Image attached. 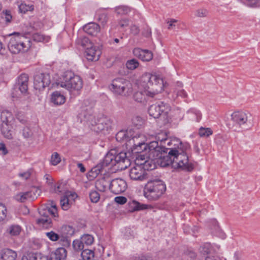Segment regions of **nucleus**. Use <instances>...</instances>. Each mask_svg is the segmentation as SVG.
<instances>
[{"instance_id": "ea45409f", "label": "nucleus", "mask_w": 260, "mask_h": 260, "mask_svg": "<svg viewBox=\"0 0 260 260\" xmlns=\"http://www.w3.org/2000/svg\"><path fill=\"white\" fill-rule=\"evenodd\" d=\"M131 11V8L126 6H120L115 8V12L119 15H125Z\"/></svg>"}, {"instance_id": "79ce46f5", "label": "nucleus", "mask_w": 260, "mask_h": 260, "mask_svg": "<svg viewBox=\"0 0 260 260\" xmlns=\"http://www.w3.org/2000/svg\"><path fill=\"white\" fill-rule=\"evenodd\" d=\"M73 247L75 251H83L84 246L81 239L75 240L73 242Z\"/></svg>"}, {"instance_id": "9d476101", "label": "nucleus", "mask_w": 260, "mask_h": 260, "mask_svg": "<svg viewBox=\"0 0 260 260\" xmlns=\"http://www.w3.org/2000/svg\"><path fill=\"white\" fill-rule=\"evenodd\" d=\"M110 89L115 94L126 96L132 92V85L123 78H117L112 81Z\"/></svg>"}, {"instance_id": "c85d7f7f", "label": "nucleus", "mask_w": 260, "mask_h": 260, "mask_svg": "<svg viewBox=\"0 0 260 260\" xmlns=\"http://www.w3.org/2000/svg\"><path fill=\"white\" fill-rule=\"evenodd\" d=\"M51 100L55 105H61L65 102L66 99L64 95L56 91L52 94Z\"/></svg>"}, {"instance_id": "f8f14e48", "label": "nucleus", "mask_w": 260, "mask_h": 260, "mask_svg": "<svg viewBox=\"0 0 260 260\" xmlns=\"http://www.w3.org/2000/svg\"><path fill=\"white\" fill-rule=\"evenodd\" d=\"M127 188V184L125 180L121 178H116L111 181L109 189L114 194L121 193Z\"/></svg>"}, {"instance_id": "69168bd1", "label": "nucleus", "mask_w": 260, "mask_h": 260, "mask_svg": "<svg viewBox=\"0 0 260 260\" xmlns=\"http://www.w3.org/2000/svg\"><path fill=\"white\" fill-rule=\"evenodd\" d=\"M235 260H243V254L241 252L236 251L234 253Z\"/></svg>"}, {"instance_id": "4d7b16f0", "label": "nucleus", "mask_w": 260, "mask_h": 260, "mask_svg": "<svg viewBox=\"0 0 260 260\" xmlns=\"http://www.w3.org/2000/svg\"><path fill=\"white\" fill-rule=\"evenodd\" d=\"M114 201L118 204L123 205L127 202V199L124 197L119 196L115 197Z\"/></svg>"}, {"instance_id": "72a5a7b5", "label": "nucleus", "mask_w": 260, "mask_h": 260, "mask_svg": "<svg viewBox=\"0 0 260 260\" xmlns=\"http://www.w3.org/2000/svg\"><path fill=\"white\" fill-rule=\"evenodd\" d=\"M76 43L78 45L81 46L85 49L88 47L91 46L92 43L89 41L88 38L85 37H81L77 39Z\"/></svg>"}, {"instance_id": "5701e85b", "label": "nucleus", "mask_w": 260, "mask_h": 260, "mask_svg": "<svg viewBox=\"0 0 260 260\" xmlns=\"http://www.w3.org/2000/svg\"><path fill=\"white\" fill-rule=\"evenodd\" d=\"M72 197L74 198L77 197V194L75 193H72L70 192H66V194L60 200V205L62 209L64 210H67L70 208L69 203V198Z\"/></svg>"}, {"instance_id": "cd10ccee", "label": "nucleus", "mask_w": 260, "mask_h": 260, "mask_svg": "<svg viewBox=\"0 0 260 260\" xmlns=\"http://www.w3.org/2000/svg\"><path fill=\"white\" fill-rule=\"evenodd\" d=\"M132 131H118L116 134V139L117 141H128L131 140Z\"/></svg>"}, {"instance_id": "6e6d98bb", "label": "nucleus", "mask_w": 260, "mask_h": 260, "mask_svg": "<svg viewBox=\"0 0 260 260\" xmlns=\"http://www.w3.org/2000/svg\"><path fill=\"white\" fill-rule=\"evenodd\" d=\"M35 260H51V258L41 253H33Z\"/></svg>"}, {"instance_id": "393cba45", "label": "nucleus", "mask_w": 260, "mask_h": 260, "mask_svg": "<svg viewBox=\"0 0 260 260\" xmlns=\"http://www.w3.org/2000/svg\"><path fill=\"white\" fill-rule=\"evenodd\" d=\"M149 152L148 151V154L146 156L147 159L145 160L143 162H140V165L142 166L145 171L146 170H152L155 168V163L156 162V159H152L149 157Z\"/></svg>"}, {"instance_id": "a18cd8bd", "label": "nucleus", "mask_w": 260, "mask_h": 260, "mask_svg": "<svg viewBox=\"0 0 260 260\" xmlns=\"http://www.w3.org/2000/svg\"><path fill=\"white\" fill-rule=\"evenodd\" d=\"M146 93L143 91H137L134 94V99L136 102L141 103L145 100Z\"/></svg>"}, {"instance_id": "ddd939ff", "label": "nucleus", "mask_w": 260, "mask_h": 260, "mask_svg": "<svg viewBox=\"0 0 260 260\" xmlns=\"http://www.w3.org/2000/svg\"><path fill=\"white\" fill-rule=\"evenodd\" d=\"M50 83V76L47 74H38L34 77V86L36 89L42 90Z\"/></svg>"}, {"instance_id": "4468645a", "label": "nucleus", "mask_w": 260, "mask_h": 260, "mask_svg": "<svg viewBox=\"0 0 260 260\" xmlns=\"http://www.w3.org/2000/svg\"><path fill=\"white\" fill-rule=\"evenodd\" d=\"M146 175V171L140 164L135 165L129 172V177L133 180L142 181L145 179Z\"/></svg>"}, {"instance_id": "37998d69", "label": "nucleus", "mask_w": 260, "mask_h": 260, "mask_svg": "<svg viewBox=\"0 0 260 260\" xmlns=\"http://www.w3.org/2000/svg\"><path fill=\"white\" fill-rule=\"evenodd\" d=\"M61 161V157L60 155L56 152L52 153L50 163L53 166H56Z\"/></svg>"}, {"instance_id": "7ed1b4c3", "label": "nucleus", "mask_w": 260, "mask_h": 260, "mask_svg": "<svg viewBox=\"0 0 260 260\" xmlns=\"http://www.w3.org/2000/svg\"><path fill=\"white\" fill-rule=\"evenodd\" d=\"M140 84L146 89V95L154 98L164 91L167 83L159 75L145 73L140 78Z\"/></svg>"}, {"instance_id": "680f3d73", "label": "nucleus", "mask_w": 260, "mask_h": 260, "mask_svg": "<svg viewBox=\"0 0 260 260\" xmlns=\"http://www.w3.org/2000/svg\"><path fill=\"white\" fill-rule=\"evenodd\" d=\"M202 252L204 253L208 254L211 252V245L207 243L202 247Z\"/></svg>"}, {"instance_id": "4be33fe9", "label": "nucleus", "mask_w": 260, "mask_h": 260, "mask_svg": "<svg viewBox=\"0 0 260 260\" xmlns=\"http://www.w3.org/2000/svg\"><path fill=\"white\" fill-rule=\"evenodd\" d=\"M83 30L90 35L96 36L100 31V27L96 23H89L83 26Z\"/></svg>"}, {"instance_id": "f257e3e1", "label": "nucleus", "mask_w": 260, "mask_h": 260, "mask_svg": "<svg viewBox=\"0 0 260 260\" xmlns=\"http://www.w3.org/2000/svg\"><path fill=\"white\" fill-rule=\"evenodd\" d=\"M137 145L143 147V150L149 151V157L152 159H156V162L161 167H166L170 165L174 167L173 156L178 150L173 149V148L169 149L159 146L157 141H152L149 144L144 142H139Z\"/></svg>"}, {"instance_id": "09e8293b", "label": "nucleus", "mask_w": 260, "mask_h": 260, "mask_svg": "<svg viewBox=\"0 0 260 260\" xmlns=\"http://www.w3.org/2000/svg\"><path fill=\"white\" fill-rule=\"evenodd\" d=\"M208 11L204 8L198 9L196 11V15L198 17H206L208 15Z\"/></svg>"}, {"instance_id": "603ef678", "label": "nucleus", "mask_w": 260, "mask_h": 260, "mask_svg": "<svg viewBox=\"0 0 260 260\" xmlns=\"http://www.w3.org/2000/svg\"><path fill=\"white\" fill-rule=\"evenodd\" d=\"M31 173L32 171L29 170L24 172L19 173L18 176L23 180H27L30 178Z\"/></svg>"}, {"instance_id": "bb28decb", "label": "nucleus", "mask_w": 260, "mask_h": 260, "mask_svg": "<svg viewBox=\"0 0 260 260\" xmlns=\"http://www.w3.org/2000/svg\"><path fill=\"white\" fill-rule=\"evenodd\" d=\"M114 150H112L108 153L104 157L103 160L102 162L103 167H107L109 165L115 166L114 161V154L113 152Z\"/></svg>"}, {"instance_id": "a211bd4d", "label": "nucleus", "mask_w": 260, "mask_h": 260, "mask_svg": "<svg viewBox=\"0 0 260 260\" xmlns=\"http://www.w3.org/2000/svg\"><path fill=\"white\" fill-rule=\"evenodd\" d=\"M134 55L143 61H149L153 58V53L148 50L135 48L133 50Z\"/></svg>"}, {"instance_id": "8fccbe9b", "label": "nucleus", "mask_w": 260, "mask_h": 260, "mask_svg": "<svg viewBox=\"0 0 260 260\" xmlns=\"http://www.w3.org/2000/svg\"><path fill=\"white\" fill-rule=\"evenodd\" d=\"M46 236L52 241H56L59 238V235L53 231H50L45 233Z\"/></svg>"}, {"instance_id": "bf43d9fd", "label": "nucleus", "mask_w": 260, "mask_h": 260, "mask_svg": "<svg viewBox=\"0 0 260 260\" xmlns=\"http://www.w3.org/2000/svg\"><path fill=\"white\" fill-rule=\"evenodd\" d=\"M248 2V5L250 7L260 6V2L259 0H246Z\"/></svg>"}, {"instance_id": "c756f323", "label": "nucleus", "mask_w": 260, "mask_h": 260, "mask_svg": "<svg viewBox=\"0 0 260 260\" xmlns=\"http://www.w3.org/2000/svg\"><path fill=\"white\" fill-rule=\"evenodd\" d=\"M13 117L11 112L7 110L3 111L1 114V119L2 121V126L4 128H6L4 127V124L7 125L8 123L11 122L12 120Z\"/></svg>"}, {"instance_id": "6e6552de", "label": "nucleus", "mask_w": 260, "mask_h": 260, "mask_svg": "<svg viewBox=\"0 0 260 260\" xmlns=\"http://www.w3.org/2000/svg\"><path fill=\"white\" fill-rule=\"evenodd\" d=\"M30 46V40L23 36L20 35L10 36L8 47L9 51L13 54L26 52Z\"/></svg>"}, {"instance_id": "c9c22d12", "label": "nucleus", "mask_w": 260, "mask_h": 260, "mask_svg": "<svg viewBox=\"0 0 260 260\" xmlns=\"http://www.w3.org/2000/svg\"><path fill=\"white\" fill-rule=\"evenodd\" d=\"M96 19L102 25L104 26L107 23L108 18L106 13L99 11L96 14Z\"/></svg>"}, {"instance_id": "5fc2aeb1", "label": "nucleus", "mask_w": 260, "mask_h": 260, "mask_svg": "<svg viewBox=\"0 0 260 260\" xmlns=\"http://www.w3.org/2000/svg\"><path fill=\"white\" fill-rule=\"evenodd\" d=\"M140 30L138 26L133 24L130 27L131 33L134 36H138L140 33Z\"/></svg>"}, {"instance_id": "1a4fd4ad", "label": "nucleus", "mask_w": 260, "mask_h": 260, "mask_svg": "<svg viewBox=\"0 0 260 260\" xmlns=\"http://www.w3.org/2000/svg\"><path fill=\"white\" fill-rule=\"evenodd\" d=\"M39 213L40 217L36 219V223L39 226L45 229L51 228L52 225V220L48 216L49 214L54 218L58 217L56 206L53 203L51 205V208L40 209Z\"/></svg>"}, {"instance_id": "58836bf2", "label": "nucleus", "mask_w": 260, "mask_h": 260, "mask_svg": "<svg viewBox=\"0 0 260 260\" xmlns=\"http://www.w3.org/2000/svg\"><path fill=\"white\" fill-rule=\"evenodd\" d=\"M81 257L83 260H90L94 257V252L89 249H83L81 252Z\"/></svg>"}, {"instance_id": "e433bc0d", "label": "nucleus", "mask_w": 260, "mask_h": 260, "mask_svg": "<svg viewBox=\"0 0 260 260\" xmlns=\"http://www.w3.org/2000/svg\"><path fill=\"white\" fill-rule=\"evenodd\" d=\"M34 10V6L33 5H26L24 3H22L19 6V12L21 13H26L28 11H32Z\"/></svg>"}, {"instance_id": "2f4dec72", "label": "nucleus", "mask_w": 260, "mask_h": 260, "mask_svg": "<svg viewBox=\"0 0 260 260\" xmlns=\"http://www.w3.org/2000/svg\"><path fill=\"white\" fill-rule=\"evenodd\" d=\"M31 198H33L31 191L20 192L15 197V199L20 202H24L26 200Z\"/></svg>"}, {"instance_id": "b1692460", "label": "nucleus", "mask_w": 260, "mask_h": 260, "mask_svg": "<svg viewBox=\"0 0 260 260\" xmlns=\"http://www.w3.org/2000/svg\"><path fill=\"white\" fill-rule=\"evenodd\" d=\"M67 250L63 247L58 248L51 255V260H66Z\"/></svg>"}, {"instance_id": "49530a36", "label": "nucleus", "mask_w": 260, "mask_h": 260, "mask_svg": "<svg viewBox=\"0 0 260 260\" xmlns=\"http://www.w3.org/2000/svg\"><path fill=\"white\" fill-rule=\"evenodd\" d=\"M130 206L132 208V211H138L145 208L146 205H141L139 203L133 201L131 204Z\"/></svg>"}, {"instance_id": "a878e982", "label": "nucleus", "mask_w": 260, "mask_h": 260, "mask_svg": "<svg viewBox=\"0 0 260 260\" xmlns=\"http://www.w3.org/2000/svg\"><path fill=\"white\" fill-rule=\"evenodd\" d=\"M16 257V252L11 249H5L2 252L1 258L3 260H15Z\"/></svg>"}, {"instance_id": "2eb2a0df", "label": "nucleus", "mask_w": 260, "mask_h": 260, "mask_svg": "<svg viewBox=\"0 0 260 260\" xmlns=\"http://www.w3.org/2000/svg\"><path fill=\"white\" fill-rule=\"evenodd\" d=\"M114 162L115 163V166L117 165V168L121 170L126 169L131 164L130 160L124 152H120L116 155L114 154Z\"/></svg>"}, {"instance_id": "7c9ffc66", "label": "nucleus", "mask_w": 260, "mask_h": 260, "mask_svg": "<svg viewBox=\"0 0 260 260\" xmlns=\"http://www.w3.org/2000/svg\"><path fill=\"white\" fill-rule=\"evenodd\" d=\"M172 99L175 100L178 97L180 96L182 98H187L188 94L183 89H173L171 91Z\"/></svg>"}, {"instance_id": "de8ad7c7", "label": "nucleus", "mask_w": 260, "mask_h": 260, "mask_svg": "<svg viewBox=\"0 0 260 260\" xmlns=\"http://www.w3.org/2000/svg\"><path fill=\"white\" fill-rule=\"evenodd\" d=\"M7 210L4 204L0 203V221L3 220L7 216Z\"/></svg>"}, {"instance_id": "13d9d810", "label": "nucleus", "mask_w": 260, "mask_h": 260, "mask_svg": "<svg viewBox=\"0 0 260 260\" xmlns=\"http://www.w3.org/2000/svg\"><path fill=\"white\" fill-rule=\"evenodd\" d=\"M142 35L146 38H149L151 36V28L147 26L146 28H144L142 32Z\"/></svg>"}, {"instance_id": "f03ea898", "label": "nucleus", "mask_w": 260, "mask_h": 260, "mask_svg": "<svg viewBox=\"0 0 260 260\" xmlns=\"http://www.w3.org/2000/svg\"><path fill=\"white\" fill-rule=\"evenodd\" d=\"M174 145L173 149L179 150L173 156L174 167L180 168L183 170L191 171L193 169V165L188 161L187 152L190 149V146L187 143H183L178 139H174L168 143Z\"/></svg>"}, {"instance_id": "c03bdc74", "label": "nucleus", "mask_w": 260, "mask_h": 260, "mask_svg": "<svg viewBox=\"0 0 260 260\" xmlns=\"http://www.w3.org/2000/svg\"><path fill=\"white\" fill-rule=\"evenodd\" d=\"M139 66V62L135 59H132L127 61L126 63V68L131 70H133L138 68Z\"/></svg>"}, {"instance_id": "774afa93", "label": "nucleus", "mask_w": 260, "mask_h": 260, "mask_svg": "<svg viewBox=\"0 0 260 260\" xmlns=\"http://www.w3.org/2000/svg\"><path fill=\"white\" fill-rule=\"evenodd\" d=\"M33 253H29L22 257L21 260H35Z\"/></svg>"}, {"instance_id": "f3484780", "label": "nucleus", "mask_w": 260, "mask_h": 260, "mask_svg": "<svg viewBox=\"0 0 260 260\" xmlns=\"http://www.w3.org/2000/svg\"><path fill=\"white\" fill-rule=\"evenodd\" d=\"M85 56L87 60L92 61H96L100 58L101 54V51L97 46L93 44L91 46L88 47L85 50Z\"/></svg>"}, {"instance_id": "052dcab7", "label": "nucleus", "mask_w": 260, "mask_h": 260, "mask_svg": "<svg viewBox=\"0 0 260 260\" xmlns=\"http://www.w3.org/2000/svg\"><path fill=\"white\" fill-rule=\"evenodd\" d=\"M198 134L200 137L207 138L212 135V131H199Z\"/></svg>"}, {"instance_id": "9b49d317", "label": "nucleus", "mask_w": 260, "mask_h": 260, "mask_svg": "<svg viewBox=\"0 0 260 260\" xmlns=\"http://www.w3.org/2000/svg\"><path fill=\"white\" fill-rule=\"evenodd\" d=\"M133 139L134 142L136 152L140 154L137 157L135 165L140 164V162H143L148 158L146 157V156L148 154V151L143 150V147H141L140 145H137L139 142H144V143H145V138L143 136L138 135V137H134Z\"/></svg>"}, {"instance_id": "0eeeda50", "label": "nucleus", "mask_w": 260, "mask_h": 260, "mask_svg": "<svg viewBox=\"0 0 260 260\" xmlns=\"http://www.w3.org/2000/svg\"><path fill=\"white\" fill-rule=\"evenodd\" d=\"M251 114L244 110L238 109L233 110L230 118L233 124H229V128H245L249 124V118Z\"/></svg>"}, {"instance_id": "4c0bfd02", "label": "nucleus", "mask_w": 260, "mask_h": 260, "mask_svg": "<svg viewBox=\"0 0 260 260\" xmlns=\"http://www.w3.org/2000/svg\"><path fill=\"white\" fill-rule=\"evenodd\" d=\"M32 39L35 41L38 42H47L50 40V37L40 33H35L32 36Z\"/></svg>"}, {"instance_id": "f704fd0d", "label": "nucleus", "mask_w": 260, "mask_h": 260, "mask_svg": "<svg viewBox=\"0 0 260 260\" xmlns=\"http://www.w3.org/2000/svg\"><path fill=\"white\" fill-rule=\"evenodd\" d=\"M21 228L18 225H11L7 230V232L12 236H18L20 233Z\"/></svg>"}, {"instance_id": "a19ab883", "label": "nucleus", "mask_w": 260, "mask_h": 260, "mask_svg": "<svg viewBox=\"0 0 260 260\" xmlns=\"http://www.w3.org/2000/svg\"><path fill=\"white\" fill-rule=\"evenodd\" d=\"M81 240L82 241L83 244H85L86 245H91L94 241L93 237L89 234H85L82 236L81 238Z\"/></svg>"}, {"instance_id": "412c9836", "label": "nucleus", "mask_w": 260, "mask_h": 260, "mask_svg": "<svg viewBox=\"0 0 260 260\" xmlns=\"http://www.w3.org/2000/svg\"><path fill=\"white\" fill-rule=\"evenodd\" d=\"M110 178L108 175H106L96 181L95 187L99 191L104 192L107 189L109 184L110 185Z\"/></svg>"}, {"instance_id": "864d4df0", "label": "nucleus", "mask_w": 260, "mask_h": 260, "mask_svg": "<svg viewBox=\"0 0 260 260\" xmlns=\"http://www.w3.org/2000/svg\"><path fill=\"white\" fill-rule=\"evenodd\" d=\"M3 17L5 18L6 22L10 23L12 18L10 11L8 10L4 11L3 12Z\"/></svg>"}, {"instance_id": "39448f33", "label": "nucleus", "mask_w": 260, "mask_h": 260, "mask_svg": "<svg viewBox=\"0 0 260 260\" xmlns=\"http://www.w3.org/2000/svg\"><path fill=\"white\" fill-rule=\"evenodd\" d=\"M61 80L58 82L57 85L68 90H79L82 88V80L79 76L75 75L72 72H64Z\"/></svg>"}, {"instance_id": "338daca9", "label": "nucleus", "mask_w": 260, "mask_h": 260, "mask_svg": "<svg viewBox=\"0 0 260 260\" xmlns=\"http://www.w3.org/2000/svg\"><path fill=\"white\" fill-rule=\"evenodd\" d=\"M134 260H152V259L149 256L142 255L138 257H136Z\"/></svg>"}, {"instance_id": "e2e57ef3", "label": "nucleus", "mask_w": 260, "mask_h": 260, "mask_svg": "<svg viewBox=\"0 0 260 260\" xmlns=\"http://www.w3.org/2000/svg\"><path fill=\"white\" fill-rule=\"evenodd\" d=\"M118 24L121 28H124L128 25L129 20L128 19H122L119 22Z\"/></svg>"}, {"instance_id": "6ab92c4d", "label": "nucleus", "mask_w": 260, "mask_h": 260, "mask_svg": "<svg viewBox=\"0 0 260 260\" xmlns=\"http://www.w3.org/2000/svg\"><path fill=\"white\" fill-rule=\"evenodd\" d=\"M28 76L27 74H21L18 79L16 89L18 88L21 93H25L28 89Z\"/></svg>"}, {"instance_id": "20e7f679", "label": "nucleus", "mask_w": 260, "mask_h": 260, "mask_svg": "<svg viewBox=\"0 0 260 260\" xmlns=\"http://www.w3.org/2000/svg\"><path fill=\"white\" fill-rule=\"evenodd\" d=\"M166 190V184L162 181L158 179L150 180L145 185L144 195L150 201H156L162 196Z\"/></svg>"}, {"instance_id": "3c124183", "label": "nucleus", "mask_w": 260, "mask_h": 260, "mask_svg": "<svg viewBox=\"0 0 260 260\" xmlns=\"http://www.w3.org/2000/svg\"><path fill=\"white\" fill-rule=\"evenodd\" d=\"M90 200L93 203H97L100 198V194L96 191H92L89 194Z\"/></svg>"}, {"instance_id": "dca6fc26", "label": "nucleus", "mask_w": 260, "mask_h": 260, "mask_svg": "<svg viewBox=\"0 0 260 260\" xmlns=\"http://www.w3.org/2000/svg\"><path fill=\"white\" fill-rule=\"evenodd\" d=\"M78 118L80 119L81 122L87 124L89 128H91L90 125L93 126L96 124L95 116L90 111H82L79 114Z\"/></svg>"}, {"instance_id": "aec40b11", "label": "nucleus", "mask_w": 260, "mask_h": 260, "mask_svg": "<svg viewBox=\"0 0 260 260\" xmlns=\"http://www.w3.org/2000/svg\"><path fill=\"white\" fill-rule=\"evenodd\" d=\"M185 118L188 121L198 122L202 118V113L199 110L191 108L186 112Z\"/></svg>"}, {"instance_id": "0e129e2a", "label": "nucleus", "mask_w": 260, "mask_h": 260, "mask_svg": "<svg viewBox=\"0 0 260 260\" xmlns=\"http://www.w3.org/2000/svg\"><path fill=\"white\" fill-rule=\"evenodd\" d=\"M0 151H2V154L4 155H6L8 153L5 144L3 143H0Z\"/></svg>"}, {"instance_id": "473e14b6", "label": "nucleus", "mask_w": 260, "mask_h": 260, "mask_svg": "<svg viewBox=\"0 0 260 260\" xmlns=\"http://www.w3.org/2000/svg\"><path fill=\"white\" fill-rule=\"evenodd\" d=\"M132 126L136 129L142 128L144 124V121L139 116H135L132 119Z\"/></svg>"}, {"instance_id": "423d86ee", "label": "nucleus", "mask_w": 260, "mask_h": 260, "mask_svg": "<svg viewBox=\"0 0 260 260\" xmlns=\"http://www.w3.org/2000/svg\"><path fill=\"white\" fill-rule=\"evenodd\" d=\"M171 110L170 106L164 102H160L151 105L148 109L150 116L154 118H160L162 123L166 125L171 122L169 113Z\"/></svg>"}]
</instances>
